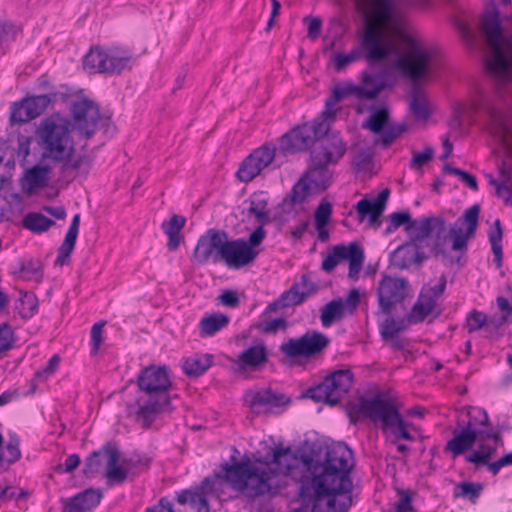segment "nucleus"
I'll list each match as a JSON object with an SVG mask.
<instances>
[{
    "instance_id": "f257e3e1",
    "label": "nucleus",
    "mask_w": 512,
    "mask_h": 512,
    "mask_svg": "<svg viewBox=\"0 0 512 512\" xmlns=\"http://www.w3.org/2000/svg\"><path fill=\"white\" fill-rule=\"evenodd\" d=\"M290 458L301 464V475L295 477L290 464V477L298 484L301 507L293 512H347L353 488L350 471L352 450L344 443L323 445L305 441Z\"/></svg>"
},
{
    "instance_id": "f03ea898",
    "label": "nucleus",
    "mask_w": 512,
    "mask_h": 512,
    "mask_svg": "<svg viewBox=\"0 0 512 512\" xmlns=\"http://www.w3.org/2000/svg\"><path fill=\"white\" fill-rule=\"evenodd\" d=\"M288 454V447L267 446L263 454L257 451L252 455L254 463L250 459L241 460L233 464H222V471L208 476L201 483L202 493H212L216 490V484L224 481L230 484L233 490L242 492L249 499L270 493H277L278 482L275 478L281 474H288V464L282 467L280 458Z\"/></svg>"
},
{
    "instance_id": "7ed1b4c3",
    "label": "nucleus",
    "mask_w": 512,
    "mask_h": 512,
    "mask_svg": "<svg viewBox=\"0 0 512 512\" xmlns=\"http://www.w3.org/2000/svg\"><path fill=\"white\" fill-rule=\"evenodd\" d=\"M480 205L474 204L463 213L458 221H464L467 224L466 231L457 225L447 229L446 221L440 216H430L420 218L419 232H416V239L423 242L432 237L433 244L431 253L434 257H441L449 264L463 266L462 256L468 249V240L473 238L478 226Z\"/></svg>"
},
{
    "instance_id": "20e7f679",
    "label": "nucleus",
    "mask_w": 512,
    "mask_h": 512,
    "mask_svg": "<svg viewBox=\"0 0 512 512\" xmlns=\"http://www.w3.org/2000/svg\"><path fill=\"white\" fill-rule=\"evenodd\" d=\"M136 383L145 396L138 397L133 404L137 406L134 412L135 419L142 423L143 428L148 429L160 414L173 410L170 395L173 383L170 370L166 365H149L140 370Z\"/></svg>"
},
{
    "instance_id": "39448f33",
    "label": "nucleus",
    "mask_w": 512,
    "mask_h": 512,
    "mask_svg": "<svg viewBox=\"0 0 512 512\" xmlns=\"http://www.w3.org/2000/svg\"><path fill=\"white\" fill-rule=\"evenodd\" d=\"M69 122L60 116L53 114L41 120L35 133L39 138V145L43 152L41 161L50 159L62 164V171L80 170L83 165L90 167V159L85 154L73 159L75 153L74 141L70 135Z\"/></svg>"
},
{
    "instance_id": "423d86ee",
    "label": "nucleus",
    "mask_w": 512,
    "mask_h": 512,
    "mask_svg": "<svg viewBox=\"0 0 512 512\" xmlns=\"http://www.w3.org/2000/svg\"><path fill=\"white\" fill-rule=\"evenodd\" d=\"M479 31L490 48L487 71L501 83L512 81V39L496 7L491 6L482 13Z\"/></svg>"
},
{
    "instance_id": "0eeeda50",
    "label": "nucleus",
    "mask_w": 512,
    "mask_h": 512,
    "mask_svg": "<svg viewBox=\"0 0 512 512\" xmlns=\"http://www.w3.org/2000/svg\"><path fill=\"white\" fill-rule=\"evenodd\" d=\"M107 458L104 477L108 486L123 484L131 471L149 469L151 460L148 457L121 458V452L115 441H107L98 450L92 451L84 461L82 473L86 478L95 477L102 467L101 457Z\"/></svg>"
},
{
    "instance_id": "6e6552de",
    "label": "nucleus",
    "mask_w": 512,
    "mask_h": 512,
    "mask_svg": "<svg viewBox=\"0 0 512 512\" xmlns=\"http://www.w3.org/2000/svg\"><path fill=\"white\" fill-rule=\"evenodd\" d=\"M396 52L393 43L383 37L380 28L372 23H366L360 35L358 47L349 53H335L331 60L336 71H343L351 63L364 58L370 65L378 64Z\"/></svg>"
},
{
    "instance_id": "1a4fd4ad",
    "label": "nucleus",
    "mask_w": 512,
    "mask_h": 512,
    "mask_svg": "<svg viewBox=\"0 0 512 512\" xmlns=\"http://www.w3.org/2000/svg\"><path fill=\"white\" fill-rule=\"evenodd\" d=\"M288 161V132L276 142H265L254 149L239 164L235 177L242 183H249L266 168L278 169Z\"/></svg>"
},
{
    "instance_id": "9d476101",
    "label": "nucleus",
    "mask_w": 512,
    "mask_h": 512,
    "mask_svg": "<svg viewBox=\"0 0 512 512\" xmlns=\"http://www.w3.org/2000/svg\"><path fill=\"white\" fill-rule=\"evenodd\" d=\"M348 415L352 423L356 422L355 417L368 418L375 426H379L384 434L392 430L402 418L395 405L381 393L372 397L361 396L357 403L350 405Z\"/></svg>"
},
{
    "instance_id": "9b49d317",
    "label": "nucleus",
    "mask_w": 512,
    "mask_h": 512,
    "mask_svg": "<svg viewBox=\"0 0 512 512\" xmlns=\"http://www.w3.org/2000/svg\"><path fill=\"white\" fill-rule=\"evenodd\" d=\"M133 55L130 51L119 47L103 49L91 47L83 57V69L90 74L119 75L125 69H131Z\"/></svg>"
},
{
    "instance_id": "f8f14e48",
    "label": "nucleus",
    "mask_w": 512,
    "mask_h": 512,
    "mask_svg": "<svg viewBox=\"0 0 512 512\" xmlns=\"http://www.w3.org/2000/svg\"><path fill=\"white\" fill-rule=\"evenodd\" d=\"M71 114L74 119L73 127L79 137L91 139L97 129H102L105 134H113L116 131L111 116L102 114L99 105L88 98L74 102Z\"/></svg>"
},
{
    "instance_id": "ddd939ff",
    "label": "nucleus",
    "mask_w": 512,
    "mask_h": 512,
    "mask_svg": "<svg viewBox=\"0 0 512 512\" xmlns=\"http://www.w3.org/2000/svg\"><path fill=\"white\" fill-rule=\"evenodd\" d=\"M352 384L353 374L350 370H335L321 383L305 390L301 397L309 398L316 403L335 406L349 392Z\"/></svg>"
},
{
    "instance_id": "4468645a",
    "label": "nucleus",
    "mask_w": 512,
    "mask_h": 512,
    "mask_svg": "<svg viewBox=\"0 0 512 512\" xmlns=\"http://www.w3.org/2000/svg\"><path fill=\"white\" fill-rule=\"evenodd\" d=\"M405 42V53L396 59L395 67L403 76L417 81L429 73L434 52L410 36Z\"/></svg>"
},
{
    "instance_id": "2eb2a0df",
    "label": "nucleus",
    "mask_w": 512,
    "mask_h": 512,
    "mask_svg": "<svg viewBox=\"0 0 512 512\" xmlns=\"http://www.w3.org/2000/svg\"><path fill=\"white\" fill-rule=\"evenodd\" d=\"M446 284V277L441 275L436 285L422 287L416 302L407 314L408 324H419L429 315H432V318L436 319L442 314V310L437 308V301L444 293Z\"/></svg>"
},
{
    "instance_id": "dca6fc26",
    "label": "nucleus",
    "mask_w": 512,
    "mask_h": 512,
    "mask_svg": "<svg viewBox=\"0 0 512 512\" xmlns=\"http://www.w3.org/2000/svg\"><path fill=\"white\" fill-rule=\"evenodd\" d=\"M346 149V144L340 134L329 131L326 124L325 132L317 137L316 143L311 148L310 160L318 165L321 163L334 165L344 156Z\"/></svg>"
},
{
    "instance_id": "f3484780",
    "label": "nucleus",
    "mask_w": 512,
    "mask_h": 512,
    "mask_svg": "<svg viewBox=\"0 0 512 512\" xmlns=\"http://www.w3.org/2000/svg\"><path fill=\"white\" fill-rule=\"evenodd\" d=\"M409 293V282L405 278L383 275L377 288L381 312L391 315L393 308L397 304H401L409 296Z\"/></svg>"
},
{
    "instance_id": "a211bd4d",
    "label": "nucleus",
    "mask_w": 512,
    "mask_h": 512,
    "mask_svg": "<svg viewBox=\"0 0 512 512\" xmlns=\"http://www.w3.org/2000/svg\"><path fill=\"white\" fill-rule=\"evenodd\" d=\"M340 260L349 261L348 277L357 280L364 262V251L362 247L356 242H351L348 246H334L332 253L323 260L321 268L325 272H331L338 265Z\"/></svg>"
},
{
    "instance_id": "6ab92c4d",
    "label": "nucleus",
    "mask_w": 512,
    "mask_h": 512,
    "mask_svg": "<svg viewBox=\"0 0 512 512\" xmlns=\"http://www.w3.org/2000/svg\"><path fill=\"white\" fill-rule=\"evenodd\" d=\"M227 238V232L222 229H208L198 239L193 251V259L198 265H204L209 260L217 263L222 258V249Z\"/></svg>"
},
{
    "instance_id": "aec40b11",
    "label": "nucleus",
    "mask_w": 512,
    "mask_h": 512,
    "mask_svg": "<svg viewBox=\"0 0 512 512\" xmlns=\"http://www.w3.org/2000/svg\"><path fill=\"white\" fill-rule=\"evenodd\" d=\"M245 404L253 413H277L288 405V397L271 389L247 391L244 395Z\"/></svg>"
},
{
    "instance_id": "412c9836",
    "label": "nucleus",
    "mask_w": 512,
    "mask_h": 512,
    "mask_svg": "<svg viewBox=\"0 0 512 512\" xmlns=\"http://www.w3.org/2000/svg\"><path fill=\"white\" fill-rule=\"evenodd\" d=\"M421 240L416 239V232L409 240L398 246L389 257L390 264L400 270L409 269L412 265L420 266L427 256L421 251Z\"/></svg>"
},
{
    "instance_id": "4be33fe9",
    "label": "nucleus",
    "mask_w": 512,
    "mask_h": 512,
    "mask_svg": "<svg viewBox=\"0 0 512 512\" xmlns=\"http://www.w3.org/2000/svg\"><path fill=\"white\" fill-rule=\"evenodd\" d=\"M258 255V251L251 248V245L243 238L225 240L222 249V258L225 264L234 269L242 268L252 263Z\"/></svg>"
},
{
    "instance_id": "5701e85b",
    "label": "nucleus",
    "mask_w": 512,
    "mask_h": 512,
    "mask_svg": "<svg viewBox=\"0 0 512 512\" xmlns=\"http://www.w3.org/2000/svg\"><path fill=\"white\" fill-rule=\"evenodd\" d=\"M244 204L248 205V207L242 210V215H245L247 219L254 216L257 224L266 225L271 221H278L280 223L283 221V217L277 211L271 214V211L268 209L269 197L264 191L252 193L244 201Z\"/></svg>"
},
{
    "instance_id": "b1692460",
    "label": "nucleus",
    "mask_w": 512,
    "mask_h": 512,
    "mask_svg": "<svg viewBox=\"0 0 512 512\" xmlns=\"http://www.w3.org/2000/svg\"><path fill=\"white\" fill-rule=\"evenodd\" d=\"M326 123L318 122L312 125L304 124L290 130V153L313 148L317 137L325 132Z\"/></svg>"
},
{
    "instance_id": "393cba45",
    "label": "nucleus",
    "mask_w": 512,
    "mask_h": 512,
    "mask_svg": "<svg viewBox=\"0 0 512 512\" xmlns=\"http://www.w3.org/2000/svg\"><path fill=\"white\" fill-rule=\"evenodd\" d=\"M329 338L320 332L304 334L298 339L290 338V357L312 356L321 352L329 344Z\"/></svg>"
},
{
    "instance_id": "a878e982",
    "label": "nucleus",
    "mask_w": 512,
    "mask_h": 512,
    "mask_svg": "<svg viewBox=\"0 0 512 512\" xmlns=\"http://www.w3.org/2000/svg\"><path fill=\"white\" fill-rule=\"evenodd\" d=\"M103 492L99 488L90 487L69 499L63 512H89L102 500Z\"/></svg>"
},
{
    "instance_id": "bb28decb",
    "label": "nucleus",
    "mask_w": 512,
    "mask_h": 512,
    "mask_svg": "<svg viewBox=\"0 0 512 512\" xmlns=\"http://www.w3.org/2000/svg\"><path fill=\"white\" fill-rule=\"evenodd\" d=\"M479 431L465 429L458 426L452 431V438L446 443L445 451L451 452L456 458L471 449L479 439Z\"/></svg>"
},
{
    "instance_id": "cd10ccee",
    "label": "nucleus",
    "mask_w": 512,
    "mask_h": 512,
    "mask_svg": "<svg viewBox=\"0 0 512 512\" xmlns=\"http://www.w3.org/2000/svg\"><path fill=\"white\" fill-rule=\"evenodd\" d=\"M390 190L388 188L382 190L377 198L373 201L368 199H362L356 204V211L359 215V221H363L364 218L369 215V222L371 225L379 222V217L382 215Z\"/></svg>"
},
{
    "instance_id": "c85d7f7f",
    "label": "nucleus",
    "mask_w": 512,
    "mask_h": 512,
    "mask_svg": "<svg viewBox=\"0 0 512 512\" xmlns=\"http://www.w3.org/2000/svg\"><path fill=\"white\" fill-rule=\"evenodd\" d=\"M51 167L48 165L36 164L26 170L22 182V188L28 194L36 192L48 185Z\"/></svg>"
},
{
    "instance_id": "c756f323",
    "label": "nucleus",
    "mask_w": 512,
    "mask_h": 512,
    "mask_svg": "<svg viewBox=\"0 0 512 512\" xmlns=\"http://www.w3.org/2000/svg\"><path fill=\"white\" fill-rule=\"evenodd\" d=\"M374 94L375 91L372 93H365L362 87L358 85L345 84L344 86H337L334 88L333 94L326 100V110L323 114L333 116L334 113L331 111L332 107L346 96L354 95L358 99H373Z\"/></svg>"
},
{
    "instance_id": "7c9ffc66",
    "label": "nucleus",
    "mask_w": 512,
    "mask_h": 512,
    "mask_svg": "<svg viewBox=\"0 0 512 512\" xmlns=\"http://www.w3.org/2000/svg\"><path fill=\"white\" fill-rule=\"evenodd\" d=\"M330 164L311 162L310 168L303 173L315 189V192L324 191L330 184L332 173L328 169Z\"/></svg>"
},
{
    "instance_id": "2f4dec72",
    "label": "nucleus",
    "mask_w": 512,
    "mask_h": 512,
    "mask_svg": "<svg viewBox=\"0 0 512 512\" xmlns=\"http://www.w3.org/2000/svg\"><path fill=\"white\" fill-rule=\"evenodd\" d=\"M213 364L211 354H194L182 363V370L189 378H198L202 376Z\"/></svg>"
},
{
    "instance_id": "473e14b6",
    "label": "nucleus",
    "mask_w": 512,
    "mask_h": 512,
    "mask_svg": "<svg viewBox=\"0 0 512 512\" xmlns=\"http://www.w3.org/2000/svg\"><path fill=\"white\" fill-rule=\"evenodd\" d=\"M186 218L182 215L174 214L168 222H163L161 227L168 236L167 248L169 251H176L182 241L180 234L185 226Z\"/></svg>"
},
{
    "instance_id": "72a5a7b5",
    "label": "nucleus",
    "mask_w": 512,
    "mask_h": 512,
    "mask_svg": "<svg viewBox=\"0 0 512 512\" xmlns=\"http://www.w3.org/2000/svg\"><path fill=\"white\" fill-rule=\"evenodd\" d=\"M267 361V349L264 344L251 346L238 357L237 363L241 369H255Z\"/></svg>"
},
{
    "instance_id": "f704fd0d",
    "label": "nucleus",
    "mask_w": 512,
    "mask_h": 512,
    "mask_svg": "<svg viewBox=\"0 0 512 512\" xmlns=\"http://www.w3.org/2000/svg\"><path fill=\"white\" fill-rule=\"evenodd\" d=\"M420 219L412 220L408 211L394 212L389 216V223L385 229V234L395 232L399 227L405 226L408 237L415 232H419Z\"/></svg>"
},
{
    "instance_id": "c9c22d12",
    "label": "nucleus",
    "mask_w": 512,
    "mask_h": 512,
    "mask_svg": "<svg viewBox=\"0 0 512 512\" xmlns=\"http://www.w3.org/2000/svg\"><path fill=\"white\" fill-rule=\"evenodd\" d=\"M369 111L371 115L362 124L364 129H368L374 134H380L389 124L390 113L385 106H370Z\"/></svg>"
},
{
    "instance_id": "e433bc0d",
    "label": "nucleus",
    "mask_w": 512,
    "mask_h": 512,
    "mask_svg": "<svg viewBox=\"0 0 512 512\" xmlns=\"http://www.w3.org/2000/svg\"><path fill=\"white\" fill-rule=\"evenodd\" d=\"M60 92L45 93L42 95H33L23 98L28 108L30 118H36L41 115L49 104L57 101Z\"/></svg>"
},
{
    "instance_id": "4c0bfd02",
    "label": "nucleus",
    "mask_w": 512,
    "mask_h": 512,
    "mask_svg": "<svg viewBox=\"0 0 512 512\" xmlns=\"http://www.w3.org/2000/svg\"><path fill=\"white\" fill-rule=\"evenodd\" d=\"M317 292V286L308 276L302 275L300 282L290 287V304L299 305Z\"/></svg>"
},
{
    "instance_id": "58836bf2",
    "label": "nucleus",
    "mask_w": 512,
    "mask_h": 512,
    "mask_svg": "<svg viewBox=\"0 0 512 512\" xmlns=\"http://www.w3.org/2000/svg\"><path fill=\"white\" fill-rule=\"evenodd\" d=\"M229 316L221 313H213L204 316L199 322L200 335L202 337L212 336L228 325Z\"/></svg>"
},
{
    "instance_id": "ea45409f",
    "label": "nucleus",
    "mask_w": 512,
    "mask_h": 512,
    "mask_svg": "<svg viewBox=\"0 0 512 512\" xmlns=\"http://www.w3.org/2000/svg\"><path fill=\"white\" fill-rule=\"evenodd\" d=\"M409 110L417 120L425 121L431 115L426 95L417 87L411 91Z\"/></svg>"
},
{
    "instance_id": "a19ab883",
    "label": "nucleus",
    "mask_w": 512,
    "mask_h": 512,
    "mask_svg": "<svg viewBox=\"0 0 512 512\" xmlns=\"http://www.w3.org/2000/svg\"><path fill=\"white\" fill-rule=\"evenodd\" d=\"M345 313V304L341 298L334 299L324 305L321 309V323L323 327H329L333 322L343 318Z\"/></svg>"
},
{
    "instance_id": "79ce46f5",
    "label": "nucleus",
    "mask_w": 512,
    "mask_h": 512,
    "mask_svg": "<svg viewBox=\"0 0 512 512\" xmlns=\"http://www.w3.org/2000/svg\"><path fill=\"white\" fill-rule=\"evenodd\" d=\"M467 422H457V426H462L465 429L480 431L479 426L489 427L491 425L489 416L484 408L470 406L467 408Z\"/></svg>"
},
{
    "instance_id": "37998d69",
    "label": "nucleus",
    "mask_w": 512,
    "mask_h": 512,
    "mask_svg": "<svg viewBox=\"0 0 512 512\" xmlns=\"http://www.w3.org/2000/svg\"><path fill=\"white\" fill-rule=\"evenodd\" d=\"M314 193H316L315 189L306 176L302 175L292 187L290 205L302 204Z\"/></svg>"
},
{
    "instance_id": "c03bdc74",
    "label": "nucleus",
    "mask_w": 512,
    "mask_h": 512,
    "mask_svg": "<svg viewBox=\"0 0 512 512\" xmlns=\"http://www.w3.org/2000/svg\"><path fill=\"white\" fill-rule=\"evenodd\" d=\"M23 225L34 233H43L55 225V221L41 213L31 212L24 217Z\"/></svg>"
},
{
    "instance_id": "a18cd8bd",
    "label": "nucleus",
    "mask_w": 512,
    "mask_h": 512,
    "mask_svg": "<svg viewBox=\"0 0 512 512\" xmlns=\"http://www.w3.org/2000/svg\"><path fill=\"white\" fill-rule=\"evenodd\" d=\"M15 309L21 318L30 319L38 311V299L33 293L25 292L17 300Z\"/></svg>"
},
{
    "instance_id": "49530a36",
    "label": "nucleus",
    "mask_w": 512,
    "mask_h": 512,
    "mask_svg": "<svg viewBox=\"0 0 512 512\" xmlns=\"http://www.w3.org/2000/svg\"><path fill=\"white\" fill-rule=\"evenodd\" d=\"M362 89L365 93H372L375 91L373 95V99L378 96V94L386 87L384 81V75L380 72L371 73L364 71L362 73Z\"/></svg>"
},
{
    "instance_id": "de8ad7c7",
    "label": "nucleus",
    "mask_w": 512,
    "mask_h": 512,
    "mask_svg": "<svg viewBox=\"0 0 512 512\" xmlns=\"http://www.w3.org/2000/svg\"><path fill=\"white\" fill-rule=\"evenodd\" d=\"M495 453L496 447L480 444L477 450H474L471 454L465 456V460L469 463L475 464L476 466L486 465Z\"/></svg>"
},
{
    "instance_id": "09e8293b",
    "label": "nucleus",
    "mask_w": 512,
    "mask_h": 512,
    "mask_svg": "<svg viewBox=\"0 0 512 512\" xmlns=\"http://www.w3.org/2000/svg\"><path fill=\"white\" fill-rule=\"evenodd\" d=\"M408 130V125L405 123L401 124H388L383 132L380 133L381 138L379 140L382 147H389L397 138Z\"/></svg>"
},
{
    "instance_id": "8fccbe9b",
    "label": "nucleus",
    "mask_w": 512,
    "mask_h": 512,
    "mask_svg": "<svg viewBox=\"0 0 512 512\" xmlns=\"http://www.w3.org/2000/svg\"><path fill=\"white\" fill-rule=\"evenodd\" d=\"M77 240V235L66 233L63 243L60 245L57 251V258L55 260L56 265L68 264L70 255L74 250Z\"/></svg>"
},
{
    "instance_id": "3c124183",
    "label": "nucleus",
    "mask_w": 512,
    "mask_h": 512,
    "mask_svg": "<svg viewBox=\"0 0 512 512\" xmlns=\"http://www.w3.org/2000/svg\"><path fill=\"white\" fill-rule=\"evenodd\" d=\"M456 489V496L468 498L471 503H476L483 490V486L480 483L463 481L457 485Z\"/></svg>"
},
{
    "instance_id": "603ef678",
    "label": "nucleus",
    "mask_w": 512,
    "mask_h": 512,
    "mask_svg": "<svg viewBox=\"0 0 512 512\" xmlns=\"http://www.w3.org/2000/svg\"><path fill=\"white\" fill-rule=\"evenodd\" d=\"M443 172L446 174H452L458 176L460 180L466 184L473 191L478 190V183L476 177L462 169L452 167L450 164L446 163L443 166Z\"/></svg>"
},
{
    "instance_id": "864d4df0",
    "label": "nucleus",
    "mask_w": 512,
    "mask_h": 512,
    "mask_svg": "<svg viewBox=\"0 0 512 512\" xmlns=\"http://www.w3.org/2000/svg\"><path fill=\"white\" fill-rule=\"evenodd\" d=\"M501 177L503 179L502 183H496L494 180L491 183L496 186L497 196L503 198L506 204L512 205V183L509 185L506 184V182L510 180V173L502 169Z\"/></svg>"
},
{
    "instance_id": "5fc2aeb1",
    "label": "nucleus",
    "mask_w": 512,
    "mask_h": 512,
    "mask_svg": "<svg viewBox=\"0 0 512 512\" xmlns=\"http://www.w3.org/2000/svg\"><path fill=\"white\" fill-rule=\"evenodd\" d=\"M19 272L27 278H42V264L39 260L29 259L19 263Z\"/></svg>"
},
{
    "instance_id": "6e6d98bb",
    "label": "nucleus",
    "mask_w": 512,
    "mask_h": 512,
    "mask_svg": "<svg viewBox=\"0 0 512 512\" xmlns=\"http://www.w3.org/2000/svg\"><path fill=\"white\" fill-rule=\"evenodd\" d=\"M14 332L8 323L0 324V359L2 355L14 347Z\"/></svg>"
},
{
    "instance_id": "4d7b16f0",
    "label": "nucleus",
    "mask_w": 512,
    "mask_h": 512,
    "mask_svg": "<svg viewBox=\"0 0 512 512\" xmlns=\"http://www.w3.org/2000/svg\"><path fill=\"white\" fill-rule=\"evenodd\" d=\"M32 119L33 118H30L28 115V108L24 103V99H22L20 102H15L12 104L10 113V122L12 124H23Z\"/></svg>"
},
{
    "instance_id": "13d9d810",
    "label": "nucleus",
    "mask_w": 512,
    "mask_h": 512,
    "mask_svg": "<svg viewBox=\"0 0 512 512\" xmlns=\"http://www.w3.org/2000/svg\"><path fill=\"white\" fill-rule=\"evenodd\" d=\"M255 328L265 334H273L279 330H285L287 327V321L283 317L273 319L271 321L261 320L256 323Z\"/></svg>"
},
{
    "instance_id": "bf43d9fd",
    "label": "nucleus",
    "mask_w": 512,
    "mask_h": 512,
    "mask_svg": "<svg viewBox=\"0 0 512 512\" xmlns=\"http://www.w3.org/2000/svg\"><path fill=\"white\" fill-rule=\"evenodd\" d=\"M411 424L404 421L403 417L395 424V426L387 434L393 437L392 443L396 444L399 440L414 441L415 438L408 431Z\"/></svg>"
},
{
    "instance_id": "052dcab7",
    "label": "nucleus",
    "mask_w": 512,
    "mask_h": 512,
    "mask_svg": "<svg viewBox=\"0 0 512 512\" xmlns=\"http://www.w3.org/2000/svg\"><path fill=\"white\" fill-rule=\"evenodd\" d=\"M486 314L477 310H472L466 317V328L469 333L480 329H485Z\"/></svg>"
},
{
    "instance_id": "680f3d73",
    "label": "nucleus",
    "mask_w": 512,
    "mask_h": 512,
    "mask_svg": "<svg viewBox=\"0 0 512 512\" xmlns=\"http://www.w3.org/2000/svg\"><path fill=\"white\" fill-rule=\"evenodd\" d=\"M188 505L191 507L192 512H202L203 509L209 510V503L204 493L197 491H189Z\"/></svg>"
},
{
    "instance_id": "e2e57ef3",
    "label": "nucleus",
    "mask_w": 512,
    "mask_h": 512,
    "mask_svg": "<svg viewBox=\"0 0 512 512\" xmlns=\"http://www.w3.org/2000/svg\"><path fill=\"white\" fill-rule=\"evenodd\" d=\"M434 156V149L432 147H426L424 151L420 153H414L412 159L410 160V168L413 170H417L422 168L425 164H427L430 160H432Z\"/></svg>"
},
{
    "instance_id": "0e129e2a",
    "label": "nucleus",
    "mask_w": 512,
    "mask_h": 512,
    "mask_svg": "<svg viewBox=\"0 0 512 512\" xmlns=\"http://www.w3.org/2000/svg\"><path fill=\"white\" fill-rule=\"evenodd\" d=\"M332 205L327 201H321L315 211L316 226H326L330 220Z\"/></svg>"
},
{
    "instance_id": "69168bd1",
    "label": "nucleus",
    "mask_w": 512,
    "mask_h": 512,
    "mask_svg": "<svg viewBox=\"0 0 512 512\" xmlns=\"http://www.w3.org/2000/svg\"><path fill=\"white\" fill-rule=\"evenodd\" d=\"M6 453L7 456H4V461L8 465L15 463L21 457V452L19 449V439L15 436H11L7 445H6Z\"/></svg>"
},
{
    "instance_id": "338daca9",
    "label": "nucleus",
    "mask_w": 512,
    "mask_h": 512,
    "mask_svg": "<svg viewBox=\"0 0 512 512\" xmlns=\"http://www.w3.org/2000/svg\"><path fill=\"white\" fill-rule=\"evenodd\" d=\"M217 301L222 306L232 309L238 307L240 304L238 292L231 289L223 290L222 293L217 297Z\"/></svg>"
},
{
    "instance_id": "774afa93",
    "label": "nucleus",
    "mask_w": 512,
    "mask_h": 512,
    "mask_svg": "<svg viewBox=\"0 0 512 512\" xmlns=\"http://www.w3.org/2000/svg\"><path fill=\"white\" fill-rule=\"evenodd\" d=\"M507 321V315L492 316L490 318H486V324L484 329L486 336H492L493 334L497 333L498 330L504 324H506Z\"/></svg>"
}]
</instances>
